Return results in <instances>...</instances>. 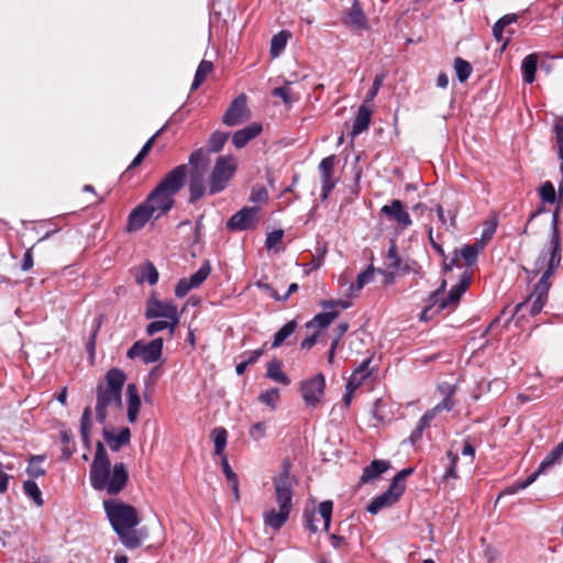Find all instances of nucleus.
<instances>
[{
  "label": "nucleus",
  "mask_w": 563,
  "mask_h": 563,
  "mask_svg": "<svg viewBox=\"0 0 563 563\" xmlns=\"http://www.w3.org/2000/svg\"><path fill=\"white\" fill-rule=\"evenodd\" d=\"M89 479L96 490H106L109 495H118L126 486L129 473L123 463H115L111 467L104 445L97 442Z\"/></svg>",
  "instance_id": "nucleus-1"
},
{
  "label": "nucleus",
  "mask_w": 563,
  "mask_h": 563,
  "mask_svg": "<svg viewBox=\"0 0 563 563\" xmlns=\"http://www.w3.org/2000/svg\"><path fill=\"white\" fill-rule=\"evenodd\" d=\"M103 509L120 541L128 549L141 547L142 538L135 530V527L140 523L136 509L132 505L115 498L104 500Z\"/></svg>",
  "instance_id": "nucleus-2"
},
{
  "label": "nucleus",
  "mask_w": 563,
  "mask_h": 563,
  "mask_svg": "<svg viewBox=\"0 0 563 563\" xmlns=\"http://www.w3.org/2000/svg\"><path fill=\"white\" fill-rule=\"evenodd\" d=\"M188 175L187 165H178L167 173L144 201L156 214V219L167 213L174 206V196L184 186Z\"/></svg>",
  "instance_id": "nucleus-3"
},
{
  "label": "nucleus",
  "mask_w": 563,
  "mask_h": 563,
  "mask_svg": "<svg viewBox=\"0 0 563 563\" xmlns=\"http://www.w3.org/2000/svg\"><path fill=\"white\" fill-rule=\"evenodd\" d=\"M126 379L123 371L111 368L106 375V382L96 388V419L104 423L111 410L120 409L122 404V387Z\"/></svg>",
  "instance_id": "nucleus-4"
},
{
  "label": "nucleus",
  "mask_w": 563,
  "mask_h": 563,
  "mask_svg": "<svg viewBox=\"0 0 563 563\" xmlns=\"http://www.w3.org/2000/svg\"><path fill=\"white\" fill-rule=\"evenodd\" d=\"M561 256L550 255L548 261L547 269L542 274L539 282L536 284L533 291L528 297L527 301L517 305L516 310H520L527 302H531L530 313L532 316L538 314L548 301V294L551 288L550 278L554 274L555 269L560 266Z\"/></svg>",
  "instance_id": "nucleus-5"
},
{
  "label": "nucleus",
  "mask_w": 563,
  "mask_h": 563,
  "mask_svg": "<svg viewBox=\"0 0 563 563\" xmlns=\"http://www.w3.org/2000/svg\"><path fill=\"white\" fill-rule=\"evenodd\" d=\"M236 169L235 161L232 156H220L216 161L210 175L209 194L214 195L222 191Z\"/></svg>",
  "instance_id": "nucleus-6"
},
{
  "label": "nucleus",
  "mask_w": 563,
  "mask_h": 563,
  "mask_svg": "<svg viewBox=\"0 0 563 563\" xmlns=\"http://www.w3.org/2000/svg\"><path fill=\"white\" fill-rule=\"evenodd\" d=\"M294 484L295 479L290 476V463L284 461L280 474L274 479L275 496L279 508L291 510Z\"/></svg>",
  "instance_id": "nucleus-7"
},
{
  "label": "nucleus",
  "mask_w": 563,
  "mask_h": 563,
  "mask_svg": "<svg viewBox=\"0 0 563 563\" xmlns=\"http://www.w3.org/2000/svg\"><path fill=\"white\" fill-rule=\"evenodd\" d=\"M163 339L157 338L147 343L136 341L126 352L131 360L140 357L143 363L151 364L157 362L162 356Z\"/></svg>",
  "instance_id": "nucleus-8"
},
{
  "label": "nucleus",
  "mask_w": 563,
  "mask_h": 563,
  "mask_svg": "<svg viewBox=\"0 0 563 563\" xmlns=\"http://www.w3.org/2000/svg\"><path fill=\"white\" fill-rule=\"evenodd\" d=\"M145 317L147 319L163 318L172 320L169 322L172 325H178L180 320L177 306L173 301H162L155 298L147 302Z\"/></svg>",
  "instance_id": "nucleus-9"
},
{
  "label": "nucleus",
  "mask_w": 563,
  "mask_h": 563,
  "mask_svg": "<svg viewBox=\"0 0 563 563\" xmlns=\"http://www.w3.org/2000/svg\"><path fill=\"white\" fill-rule=\"evenodd\" d=\"M324 388L325 378L322 374H317L312 378L305 380L300 387L305 404L308 407H317L321 402Z\"/></svg>",
  "instance_id": "nucleus-10"
},
{
  "label": "nucleus",
  "mask_w": 563,
  "mask_h": 563,
  "mask_svg": "<svg viewBox=\"0 0 563 563\" xmlns=\"http://www.w3.org/2000/svg\"><path fill=\"white\" fill-rule=\"evenodd\" d=\"M250 117L246 96L242 93L232 101L222 117V122L228 126H235L247 121Z\"/></svg>",
  "instance_id": "nucleus-11"
},
{
  "label": "nucleus",
  "mask_w": 563,
  "mask_h": 563,
  "mask_svg": "<svg viewBox=\"0 0 563 563\" xmlns=\"http://www.w3.org/2000/svg\"><path fill=\"white\" fill-rule=\"evenodd\" d=\"M338 158L335 155H330L324 157L319 166V174L321 179V199L325 200L330 196L331 191L334 189L336 185V179L334 178V168L336 165Z\"/></svg>",
  "instance_id": "nucleus-12"
},
{
  "label": "nucleus",
  "mask_w": 563,
  "mask_h": 563,
  "mask_svg": "<svg viewBox=\"0 0 563 563\" xmlns=\"http://www.w3.org/2000/svg\"><path fill=\"white\" fill-rule=\"evenodd\" d=\"M258 207H244L234 213L227 222V228L233 231L253 229L258 222Z\"/></svg>",
  "instance_id": "nucleus-13"
},
{
  "label": "nucleus",
  "mask_w": 563,
  "mask_h": 563,
  "mask_svg": "<svg viewBox=\"0 0 563 563\" xmlns=\"http://www.w3.org/2000/svg\"><path fill=\"white\" fill-rule=\"evenodd\" d=\"M401 495L402 493H400V488L397 486V484H390L388 489L382 495L375 497L366 509L368 512L376 515L382 509L394 505Z\"/></svg>",
  "instance_id": "nucleus-14"
},
{
  "label": "nucleus",
  "mask_w": 563,
  "mask_h": 563,
  "mask_svg": "<svg viewBox=\"0 0 563 563\" xmlns=\"http://www.w3.org/2000/svg\"><path fill=\"white\" fill-rule=\"evenodd\" d=\"M152 218L156 219V214L150 209V207L142 202L134 208L129 214L126 230L129 232H135L141 230Z\"/></svg>",
  "instance_id": "nucleus-15"
},
{
  "label": "nucleus",
  "mask_w": 563,
  "mask_h": 563,
  "mask_svg": "<svg viewBox=\"0 0 563 563\" xmlns=\"http://www.w3.org/2000/svg\"><path fill=\"white\" fill-rule=\"evenodd\" d=\"M380 212L390 220H395L402 229L408 228L412 223L410 214L398 199L393 200L390 205L383 206Z\"/></svg>",
  "instance_id": "nucleus-16"
},
{
  "label": "nucleus",
  "mask_w": 563,
  "mask_h": 563,
  "mask_svg": "<svg viewBox=\"0 0 563 563\" xmlns=\"http://www.w3.org/2000/svg\"><path fill=\"white\" fill-rule=\"evenodd\" d=\"M468 285H470V275L464 273L460 283L457 285H455L454 287H452V289L450 290L449 295L445 298L441 299V302H440L437 311H441L451 306H455L460 301L462 295L467 290Z\"/></svg>",
  "instance_id": "nucleus-17"
},
{
  "label": "nucleus",
  "mask_w": 563,
  "mask_h": 563,
  "mask_svg": "<svg viewBox=\"0 0 563 563\" xmlns=\"http://www.w3.org/2000/svg\"><path fill=\"white\" fill-rule=\"evenodd\" d=\"M262 124L253 122L250 125L234 132L232 143L236 148H243L251 140L255 139L262 132Z\"/></svg>",
  "instance_id": "nucleus-18"
},
{
  "label": "nucleus",
  "mask_w": 563,
  "mask_h": 563,
  "mask_svg": "<svg viewBox=\"0 0 563 563\" xmlns=\"http://www.w3.org/2000/svg\"><path fill=\"white\" fill-rule=\"evenodd\" d=\"M207 170H190L189 173V201L191 203L199 200L206 192L205 176Z\"/></svg>",
  "instance_id": "nucleus-19"
},
{
  "label": "nucleus",
  "mask_w": 563,
  "mask_h": 563,
  "mask_svg": "<svg viewBox=\"0 0 563 563\" xmlns=\"http://www.w3.org/2000/svg\"><path fill=\"white\" fill-rule=\"evenodd\" d=\"M102 435L109 448L112 451L118 452L122 446L130 443L131 431L129 428H122L115 435L111 431L103 429Z\"/></svg>",
  "instance_id": "nucleus-20"
},
{
  "label": "nucleus",
  "mask_w": 563,
  "mask_h": 563,
  "mask_svg": "<svg viewBox=\"0 0 563 563\" xmlns=\"http://www.w3.org/2000/svg\"><path fill=\"white\" fill-rule=\"evenodd\" d=\"M343 21L347 26H351L354 29H366L367 27L366 16H365L360 3L357 2V0L353 1V5L344 15Z\"/></svg>",
  "instance_id": "nucleus-21"
},
{
  "label": "nucleus",
  "mask_w": 563,
  "mask_h": 563,
  "mask_svg": "<svg viewBox=\"0 0 563 563\" xmlns=\"http://www.w3.org/2000/svg\"><path fill=\"white\" fill-rule=\"evenodd\" d=\"M371 117L372 110L369 109V107L365 103L361 104L355 117V120L353 122L351 131L352 137H355L356 135L363 133L365 130L368 129V125L371 123Z\"/></svg>",
  "instance_id": "nucleus-22"
},
{
  "label": "nucleus",
  "mask_w": 563,
  "mask_h": 563,
  "mask_svg": "<svg viewBox=\"0 0 563 563\" xmlns=\"http://www.w3.org/2000/svg\"><path fill=\"white\" fill-rule=\"evenodd\" d=\"M128 395V420L130 423H135L141 408V398L137 388L134 384H129L126 387Z\"/></svg>",
  "instance_id": "nucleus-23"
},
{
  "label": "nucleus",
  "mask_w": 563,
  "mask_h": 563,
  "mask_svg": "<svg viewBox=\"0 0 563 563\" xmlns=\"http://www.w3.org/2000/svg\"><path fill=\"white\" fill-rule=\"evenodd\" d=\"M290 510L279 508L271 509L264 514V523L274 530H279L288 520Z\"/></svg>",
  "instance_id": "nucleus-24"
},
{
  "label": "nucleus",
  "mask_w": 563,
  "mask_h": 563,
  "mask_svg": "<svg viewBox=\"0 0 563 563\" xmlns=\"http://www.w3.org/2000/svg\"><path fill=\"white\" fill-rule=\"evenodd\" d=\"M388 470V463L385 461L374 460L367 467L364 468V472L361 476L362 483H368L376 479L380 474Z\"/></svg>",
  "instance_id": "nucleus-25"
},
{
  "label": "nucleus",
  "mask_w": 563,
  "mask_h": 563,
  "mask_svg": "<svg viewBox=\"0 0 563 563\" xmlns=\"http://www.w3.org/2000/svg\"><path fill=\"white\" fill-rule=\"evenodd\" d=\"M338 316V311L328 309L324 312L316 314L309 322H307V328L325 329L334 321Z\"/></svg>",
  "instance_id": "nucleus-26"
},
{
  "label": "nucleus",
  "mask_w": 563,
  "mask_h": 563,
  "mask_svg": "<svg viewBox=\"0 0 563 563\" xmlns=\"http://www.w3.org/2000/svg\"><path fill=\"white\" fill-rule=\"evenodd\" d=\"M550 255L561 256V238L559 231V208L553 212Z\"/></svg>",
  "instance_id": "nucleus-27"
},
{
  "label": "nucleus",
  "mask_w": 563,
  "mask_h": 563,
  "mask_svg": "<svg viewBox=\"0 0 563 563\" xmlns=\"http://www.w3.org/2000/svg\"><path fill=\"white\" fill-rule=\"evenodd\" d=\"M538 56L536 54L528 55L521 65L523 80L527 84H532L536 79Z\"/></svg>",
  "instance_id": "nucleus-28"
},
{
  "label": "nucleus",
  "mask_w": 563,
  "mask_h": 563,
  "mask_svg": "<svg viewBox=\"0 0 563 563\" xmlns=\"http://www.w3.org/2000/svg\"><path fill=\"white\" fill-rule=\"evenodd\" d=\"M211 438L214 443V454L223 456L228 441V431L223 427L214 428L211 431Z\"/></svg>",
  "instance_id": "nucleus-29"
},
{
  "label": "nucleus",
  "mask_w": 563,
  "mask_h": 563,
  "mask_svg": "<svg viewBox=\"0 0 563 563\" xmlns=\"http://www.w3.org/2000/svg\"><path fill=\"white\" fill-rule=\"evenodd\" d=\"M291 34L289 31H280L279 33L275 34L272 37L271 41V55L273 57L279 56V54L284 51L286 47V44L288 40L290 38Z\"/></svg>",
  "instance_id": "nucleus-30"
},
{
  "label": "nucleus",
  "mask_w": 563,
  "mask_h": 563,
  "mask_svg": "<svg viewBox=\"0 0 563 563\" xmlns=\"http://www.w3.org/2000/svg\"><path fill=\"white\" fill-rule=\"evenodd\" d=\"M158 280V272L156 267L151 263L146 262L142 268L140 275L136 276V282L142 284L144 282L150 285H155Z\"/></svg>",
  "instance_id": "nucleus-31"
},
{
  "label": "nucleus",
  "mask_w": 563,
  "mask_h": 563,
  "mask_svg": "<svg viewBox=\"0 0 563 563\" xmlns=\"http://www.w3.org/2000/svg\"><path fill=\"white\" fill-rule=\"evenodd\" d=\"M213 70V64L209 60H201L191 85V90L198 89L206 80L208 75Z\"/></svg>",
  "instance_id": "nucleus-32"
},
{
  "label": "nucleus",
  "mask_w": 563,
  "mask_h": 563,
  "mask_svg": "<svg viewBox=\"0 0 563 563\" xmlns=\"http://www.w3.org/2000/svg\"><path fill=\"white\" fill-rule=\"evenodd\" d=\"M190 170H207L208 157L203 148L194 151L189 156Z\"/></svg>",
  "instance_id": "nucleus-33"
},
{
  "label": "nucleus",
  "mask_w": 563,
  "mask_h": 563,
  "mask_svg": "<svg viewBox=\"0 0 563 563\" xmlns=\"http://www.w3.org/2000/svg\"><path fill=\"white\" fill-rule=\"evenodd\" d=\"M297 322L295 320L288 321L286 324H284L275 334L274 341L272 343V347H278L280 346L287 338H289L296 330Z\"/></svg>",
  "instance_id": "nucleus-34"
},
{
  "label": "nucleus",
  "mask_w": 563,
  "mask_h": 563,
  "mask_svg": "<svg viewBox=\"0 0 563 563\" xmlns=\"http://www.w3.org/2000/svg\"><path fill=\"white\" fill-rule=\"evenodd\" d=\"M266 376L277 383H280L283 385H289L290 384V380L289 378L284 374V372L282 371V365L280 363L276 362V361H271L268 364H267V373H266Z\"/></svg>",
  "instance_id": "nucleus-35"
},
{
  "label": "nucleus",
  "mask_w": 563,
  "mask_h": 563,
  "mask_svg": "<svg viewBox=\"0 0 563 563\" xmlns=\"http://www.w3.org/2000/svg\"><path fill=\"white\" fill-rule=\"evenodd\" d=\"M90 429H91V408L86 407L84 409L81 419H80V434L82 441L87 448L90 445Z\"/></svg>",
  "instance_id": "nucleus-36"
},
{
  "label": "nucleus",
  "mask_w": 563,
  "mask_h": 563,
  "mask_svg": "<svg viewBox=\"0 0 563 563\" xmlns=\"http://www.w3.org/2000/svg\"><path fill=\"white\" fill-rule=\"evenodd\" d=\"M375 272V267L369 265L364 272L357 275L356 282L350 286V290L352 292L360 291L365 285L373 282Z\"/></svg>",
  "instance_id": "nucleus-37"
},
{
  "label": "nucleus",
  "mask_w": 563,
  "mask_h": 563,
  "mask_svg": "<svg viewBox=\"0 0 563 563\" xmlns=\"http://www.w3.org/2000/svg\"><path fill=\"white\" fill-rule=\"evenodd\" d=\"M169 322H172V320H167V319L152 321L146 327L147 335H154L155 333H157L159 331L168 330L169 335L173 336L177 325H172Z\"/></svg>",
  "instance_id": "nucleus-38"
},
{
  "label": "nucleus",
  "mask_w": 563,
  "mask_h": 563,
  "mask_svg": "<svg viewBox=\"0 0 563 563\" xmlns=\"http://www.w3.org/2000/svg\"><path fill=\"white\" fill-rule=\"evenodd\" d=\"M23 490L26 496H29L36 506L41 507L44 504L42 498V493L37 486V484L33 481H25L23 483Z\"/></svg>",
  "instance_id": "nucleus-39"
},
{
  "label": "nucleus",
  "mask_w": 563,
  "mask_h": 563,
  "mask_svg": "<svg viewBox=\"0 0 563 563\" xmlns=\"http://www.w3.org/2000/svg\"><path fill=\"white\" fill-rule=\"evenodd\" d=\"M454 69L456 77L461 82L466 81L473 70L472 65L461 57H456L454 59Z\"/></svg>",
  "instance_id": "nucleus-40"
},
{
  "label": "nucleus",
  "mask_w": 563,
  "mask_h": 563,
  "mask_svg": "<svg viewBox=\"0 0 563 563\" xmlns=\"http://www.w3.org/2000/svg\"><path fill=\"white\" fill-rule=\"evenodd\" d=\"M210 272H211L210 263L208 261H206L200 266V268L188 278V282L190 283V285L194 288H197L207 279V277L210 275Z\"/></svg>",
  "instance_id": "nucleus-41"
},
{
  "label": "nucleus",
  "mask_w": 563,
  "mask_h": 563,
  "mask_svg": "<svg viewBox=\"0 0 563 563\" xmlns=\"http://www.w3.org/2000/svg\"><path fill=\"white\" fill-rule=\"evenodd\" d=\"M479 250L481 245L478 243H475L473 245H465L462 247L460 254L467 266H472L476 263Z\"/></svg>",
  "instance_id": "nucleus-42"
},
{
  "label": "nucleus",
  "mask_w": 563,
  "mask_h": 563,
  "mask_svg": "<svg viewBox=\"0 0 563 563\" xmlns=\"http://www.w3.org/2000/svg\"><path fill=\"white\" fill-rule=\"evenodd\" d=\"M44 460L43 455H32L29 460L26 473L30 477H40L45 474V470L38 465Z\"/></svg>",
  "instance_id": "nucleus-43"
},
{
  "label": "nucleus",
  "mask_w": 563,
  "mask_h": 563,
  "mask_svg": "<svg viewBox=\"0 0 563 563\" xmlns=\"http://www.w3.org/2000/svg\"><path fill=\"white\" fill-rule=\"evenodd\" d=\"M229 139V133L216 131L209 139V148L211 152H220Z\"/></svg>",
  "instance_id": "nucleus-44"
},
{
  "label": "nucleus",
  "mask_w": 563,
  "mask_h": 563,
  "mask_svg": "<svg viewBox=\"0 0 563 563\" xmlns=\"http://www.w3.org/2000/svg\"><path fill=\"white\" fill-rule=\"evenodd\" d=\"M563 457V450L556 445L540 463V471H545L550 466L559 463Z\"/></svg>",
  "instance_id": "nucleus-45"
},
{
  "label": "nucleus",
  "mask_w": 563,
  "mask_h": 563,
  "mask_svg": "<svg viewBox=\"0 0 563 563\" xmlns=\"http://www.w3.org/2000/svg\"><path fill=\"white\" fill-rule=\"evenodd\" d=\"M386 260H387L388 267H390L395 271H398L400 268L401 260L398 255L397 245L394 240L390 241V245L387 251Z\"/></svg>",
  "instance_id": "nucleus-46"
},
{
  "label": "nucleus",
  "mask_w": 563,
  "mask_h": 563,
  "mask_svg": "<svg viewBox=\"0 0 563 563\" xmlns=\"http://www.w3.org/2000/svg\"><path fill=\"white\" fill-rule=\"evenodd\" d=\"M496 229L497 220L495 218L485 221L481 241L477 242L481 245V249H483L485 243L493 238L494 233L496 232Z\"/></svg>",
  "instance_id": "nucleus-47"
},
{
  "label": "nucleus",
  "mask_w": 563,
  "mask_h": 563,
  "mask_svg": "<svg viewBox=\"0 0 563 563\" xmlns=\"http://www.w3.org/2000/svg\"><path fill=\"white\" fill-rule=\"evenodd\" d=\"M540 198L545 203H553L556 199V191L551 181H545L540 187Z\"/></svg>",
  "instance_id": "nucleus-48"
},
{
  "label": "nucleus",
  "mask_w": 563,
  "mask_h": 563,
  "mask_svg": "<svg viewBox=\"0 0 563 563\" xmlns=\"http://www.w3.org/2000/svg\"><path fill=\"white\" fill-rule=\"evenodd\" d=\"M385 74L384 73H380V74H377L374 81H373V86L372 88L367 91L366 93V97L364 99V102L365 104L372 102L374 100V98L377 96L383 82H384V79H385Z\"/></svg>",
  "instance_id": "nucleus-49"
},
{
  "label": "nucleus",
  "mask_w": 563,
  "mask_h": 563,
  "mask_svg": "<svg viewBox=\"0 0 563 563\" xmlns=\"http://www.w3.org/2000/svg\"><path fill=\"white\" fill-rule=\"evenodd\" d=\"M333 503L331 500H324L319 505L318 511L324 521V530H328L331 523Z\"/></svg>",
  "instance_id": "nucleus-50"
},
{
  "label": "nucleus",
  "mask_w": 563,
  "mask_h": 563,
  "mask_svg": "<svg viewBox=\"0 0 563 563\" xmlns=\"http://www.w3.org/2000/svg\"><path fill=\"white\" fill-rule=\"evenodd\" d=\"M550 251H551V245L549 246V249L547 251L543 250L540 253V255L538 256V258L534 263V267L530 272V274L533 277H536L544 267L547 268L548 261L550 258Z\"/></svg>",
  "instance_id": "nucleus-51"
},
{
  "label": "nucleus",
  "mask_w": 563,
  "mask_h": 563,
  "mask_svg": "<svg viewBox=\"0 0 563 563\" xmlns=\"http://www.w3.org/2000/svg\"><path fill=\"white\" fill-rule=\"evenodd\" d=\"M258 399L266 404L267 406L275 408L276 404L279 399V390L277 388H272L269 390H266L265 393H262L258 397Z\"/></svg>",
  "instance_id": "nucleus-52"
},
{
  "label": "nucleus",
  "mask_w": 563,
  "mask_h": 563,
  "mask_svg": "<svg viewBox=\"0 0 563 563\" xmlns=\"http://www.w3.org/2000/svg\"><path fill=\"white\" fill-rule=\"evenodd\" d=\"M284 236V231L282 229L274 230L267 234L265 240V246L267 250L274 249L278 243L282 242Z\"/></svg>",
  "instance_id": "nucleus-53"
},
{
  "label": "nucleus",
  "mask_w": 563,
  "mask_h": 563,
  "mask_svg": "<svg viewBox=\"0 0 563 563\" xmlns=\"http://www.w3.org/2000/svg\"><path fill=\"white\" fill-rule=\"evenodd\" d=\"M249 434L250 437L254 440V441H260L262 439H264L266 437V424L265 422H256L254 423L250 431H249Z\"/></svg>",
  "instance_id": "nucleus-54"
},
{
  "label": "nucleus",
  "mask_w": 563,
  "mask_h": 563,
  "mask_svg": "<svg viewBox=\"0 0 563 563\" xmlns=\"http://www.w3.org/2000/svg\"><path fill=\"white\" fill-rule=\"evenodd\" d=\"M413 473V468H404L394 477L391 484H397L400 488V493L405 492V481L406 478Z\"/></svg>",
  "instance_id": "nucleus-55"
},
{
  "label": "nucleus",
  "mask_w": 563,
  "mask_h": 563,
  "mask_svg": "<svg viewBox=\"0 0 563 563\" xmlns=\"http://www.w3.org/2000/svg\"><path fill=\"white\" fill-rule=\"evenodd\" d=\"M194 287L187 278H181L175 286V296L178 298L185 297Z\"/></svg>",
  "instance_id": "nucleus-56"
},
{
  "label": "nucleus",
  "mask_w": 563,
  "mask_h": 563,
  "mask_svg": "<svg viewBox=\"0 0 563 563\" xmlns=\"http://www.w3.org/2000/svg\"><path fill=\"white\" fill-rule=\"evenodd\" d=\"M448 457L450 460V466L444 473L445 478H456V463H457V455L453 454L451 451L448 452Z\"/></svg>",
  "instance_id": "nucleus-57"
},
{
  "label": "nucleus",
  "mask_w": 563,
  "mask_h": 563,
  "mask_svg": "<svg viewBox=\"0 0 563 563\" xmlns=\"http://www.w3.org/2000/svg\"><path fill=\"white\" fill-rule=\"evenodd\" d=\"M221 466H222L223 474L229 483L238 479V475L234 473V471L230 466L229 461L225 455H223L221 457Z\"/></svg>",
  "instance_id": "nucleus-58"
},
{
  "label": "nucleus",
  "mask_w": 563,
  "mask_h": 563,
  "mask_svg": "<svg viewBox=\"0 0 563 563\" xmlns=\"http://www.w3.org/2000/svg\"><path fill=\"white\" fill-rule=\"evenodd\" d=\"M272 93L275 97L282 98L285 103H291L294 101V99L290 97V89L288 85L275 88Z\"/></svg>",
  "instance_id": "nucleus-59"
},
{
  "label": "nucleus",
  "mask_w": 563,
  "mask_h": 563,
  "mask_svg": "<svg viewBox=\"0 0 563 563\" xmlns=\"http://www.w3.org/2000/svg\"><path fill=\"white\" fill-rule=\"evenodd\" d=\"M434 419V410H428L423 413V416L418 421L416 428L419 429L422 433L426 428L429 427V423Z\"/></svg>",
  "instance_id": "nucleus-60"
},
{
  "label": "nucleus",
  "mask_w": 563,
  "mask_h": 563,
  "mask_svg": "<svg viewBox=\"0 0 563 563\" xmlns=\"http://www.w3.org/2000/svg\"><path fill=\"white\" fill-rule=\"evenodd\" d=\"M101 323H102V320H101V317H98L97 319H95L93 321V330H92V333H91V336H90V340L89 342L87 343V349L90 353H93L95 351V340H96V336H97V333L101 327Z\"/></svg>",
  "instance_id": "nucleus-61"
},
{
  "label": "nucleus",
  "mask_w": 563,
  "mask_h": 563,
  "mask_svg": "<svg viewBox=\"0 0 563 563\" xmlns=\"http://www.w3.org/2000/svg\"><path fill=\"white\" fill-rule=\"evenodd\" d=\"M320 305L325 310H328V309L334 310L338 307H340L341 309H346L350 307V302L344 301V300H325V301H322Z\"/></svg>",
  "instance_id": "nucleus-62"
},
{
  "label": "nucleus",
  "mask_w": 563,
  "mask_h": 563,
  "mask_svg": "<svg viewBox=\"0 0 563 563\" xmlns=\"http://www.w3.org/2000/svg\"><path fill=\"white\" fill-rule=\"evenodd\" d=\"M267 197H268L267 190L264 187H260V188H253L250 199H251V201H254V202H261V201H265L267 199Z\"/></svg>",
  "instance_id": "nucleus-63"
},
{
  "label": "nucleus",
  "mask_w": 563,
  "mask_h": 563,
  "mask_svg": "<svg viewBox=\"0 0 563 563\" xmlns=\"http://www.w3.org/2000/svg\"><path fill=\"white\" fill-rule=\"evenodd\" d=\"M371 363V358L363 361L358 367L353 372L352 375H356V377L362 378L363 380L369 375L368 365Z\"/></svg>",
  "instance_id": "nucleus-64"
}]
</instances>
